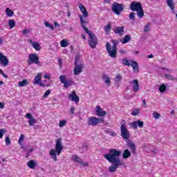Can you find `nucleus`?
<instances>
[{"label":"nucleus","instance_id":"f257e3e1","mask_svg":"<svg viewBox=\"0 0 177 177\" xmlns=\"http://www.w3.org/2000/svg\"><path fill=\"white\" fill-rule=\"evenodd\" d=\"M121 154H122V151H121V150L111 149L108 153L104 155V158H106L109 162L112 164L109 167V171L111 174L115 172L118 167L124 165V162H122L120 158V157H121Z\"/></svg>","mask_w":177,"mask_h":177},{"label":"nucleus","instance_id":"f03ea898","mask_svg":"<svg viewBox=\"0 0 177 177\" xmlns=\"http://www.w3.org/2000/svg\"><path fill=\"white\" fill-rule=\"evenodd\" d=\"M63 151V145H62V138H58L56 140L55 149H51L49 152L51 156L52 160L57 161V156H60V153ZM57 153V155H56Z\"/></svg>","mask_w":177,"mask_h":177},{"label":"nucleus","instance_id":"7ed1b4c3","mask_svg":"<svg viewBox=\"0 0 177 177\" xmlns=\"http://www.w3.org/2000/svg\"><path fill=\"white\" fill-rule=\"evenodd\" d=\"M113 44V46L111 48V44H110L109 42H106V49L110 56L112 59H115L117 57V42L115 41L112 40L111 41Z\"/></svg>","mask_w":177,"mask_h":177},{"label":"nucleus","instance_id":"20e7f679","mask_svg":"<svg viewBox=\"0 0 177 177\" xmlns=\"http://www.w3.org/2000/svg\"><path fill=\"white\" fill-rule=\"evenodd\" d=\"M104 119L100 118H96L95 116H92L88 118L87 124L88 125H91V127H96L98 124H104Z\"/></svg>","mask_w":177,"mask_h":177},{"label":"nucleus","instance_id":"39448f33","mask_svg":"<svg viewBox=\"0 0 177 177\" xmlns=\"http://www.w3.org/2000/svg\"><path fill=\"white\" fill-rule=\"evenodd\" d=\"M112 12H113L115 15H117V16H120L121 12H124V6L122 4L115 1L112 5Z\"/></svg>","mask_w":177,"mask_h":177},{"label":"nucleus","instance_id":"423d86ee","mask_svg":"<svg viewBox=\"0 0 177 177\" xmlns=\"http://www.w3.org/2000/svg\"><path fill=\"white\" fill-rule=\"evenodd\" d=\"M59 80L61 84H64L65 89H67L68 86H71V85L74 84V81H73V80L71 79L67 80L66 78V75H62L59 76Z\"/></svg>","mask_w":177,"mask_h":177},{"label":"nucleus","instance_id":"0eeeda50","mask_svg":"<svg viewBox=\"0 0 177 177\" xmlns=\"http://www.w3.org/2000/svg\"><path fill=\"white\" fill-rule=\"evenodd\" d=\"M120 135L124 140H128L131 135L129 134V131L127 129V126L124 124H122L120 127Z\"/></svg>","mask_w":177,"mask_h":177},{"label":"nucleus","instance_id":"6e6552de","mask_svg":"<svg viewBox=\"0 0 177 177\" xmlns=\"http://www.w3.org/2000/svg\"><path fill=\"white\" fill-rule=\"evenodd\" d=\"M28 63V64H38V66H41V62H39V57H38L37 54H30L29 55Z\"/></svg>","mask_w":177,"mask_h":177},{"label":"nucleus","instance_id":"1a4fd4ad","mask_svg":"<svg viewBox=\"0 0 177 177\" xmlns=\"http://www.w3.org/2000/svg\"><path fill=\"white\" fill-rule=\"evenodd\" d=\"M142 8V3L138 1H133L130 4V9L132 10V12H137L138 10H140Z\"/></svg>","mask_w":177,"mask_h":177},{"label":"nucleus","instance_id":"9d476101","mask_svg":"<svg viewBox=\"0 0 177 177\" xmlns=\"http://www.w3.org/2000/svg\"><path fill=\"white\" fill-rule=\"evenodd\" d=\"M129 127L131 128H133V129H138V127L140 128H143V125H145V123L143 121L138 120L137 121H133L129 124Z\"/></svg>","mask_w":177,"mask_h":177},{"label":"nucleus","instance_id":"9b49d317","mask_svg":"<svg viewBox=\"0 0 177 177\" xmlns=\"http://www.w3.org/2000/svg\"><path fill=\"white\" fill-rule=\"evenodd\" d=\"M97 37H96V35L94 36H91L90 39L88 41V44L89 46L91 47L92 49H95L96 48V45H97Z\"/></svg>","mask_w":177,"mask_h":177},{"label":"nucleus","instance_id":"f8f14e48","mask_svg":"<svg viewBox=\"0 0 177 177\" xmlns=\"http://www.w3.org/2000/svg\"><path fill=\"white\" fill-rule=\"evenodd\" d=\"M34 84H37V85H40V86H42V88H45L46 86H50V84H44L42 82H41V73H38L35 77Z\"/></svg>","mask_w":177,"mask_h":177},{"label":"nucleus","instance_id":"ddd939ff","mask_svg":"<svg viewBox=\"0 0 177 177\" xmlns=\"http://www.w3.org/2000/svg\"><path fill=\"white\" fill-rule=\"evenodd\" d=\"M127 147L129 149H131L132 154H136V145L135 142L131 141V140H128L127 141Z\"/></svg>","mask_w":177,"mask_h":177},{"label":"nucleus","instance_id":"4468645a","mask_svg":"<svg viewBox=\"0 0 177 177\" xmlns=\"http://www.w3.org/2000/svg\"><path fill=\"white\" fill-rule=\"evenodd\" d=\"M75 68H74V74L75 75H78V74H81V73L82 72V68H84V64H76V65H75Z\"/></svg>","mask_w":177,"mask_h":177},{"label":"nucleus","instance_id":"2eb2a0df","mask_svg":"<svg viewBox=\"0 0 177 177\" xmlns=\"http://www.w3.org/2000/svg\"><path fill=\"white\" fill-rule=\"evenodd\" d=\"M95 114L98 117H104V115H107V112L103 111V109H102L100 106H97Z\"/></svg>","mask_w":177,"mask_h":177},{"label":"nucleus","instance_id":"dca6fc26","mask_svg":"<svg viewBox=\"0 0 177 177\" xmlns=\"http://www.w3.org/2000/svg\"><path fill=\"white\" fill-rule=\"evenodd\" d=\"M131 85H132L133 91L134 92H138L139 89H140V86H139V81L138 80H134L130 82Z\"/></svg>","mask_w":177,"mask_h":177},{"label":"nucleus","instance_id":"f3484780","mask_svg":"<svg viewBox=\"0 0 177 177\" xmlns=\"http://www.w3.org/2000/svg\"><path fill=\"white\" fill-rule=\"evenodd\" d=\"M0 63L2 66H4V67L9 64V59H8V57L3 55L2 53H0Z\"/></svg>","mask_w":177,"mask_h":177},{"label":"nucleus","instance_id":"a211bd4d","mask_svg":"<svg viewBox=\"0 0 177 177\" xmlns=\"http://www.w3.org/2000/svg\"><path fill=\"white\" fill-rule=\"evenodd\" d=\"M69 99L72 100V102H75V103H79L80 97L77 95L75 91H73L68 96Z\"/></svg>","mask_w":177,"mask_h":177},{"label":"nucleus","instance_id":"6ab92c4d","mask_svg":"<svg viewBox=\"0 0 177 177\" xmlns=\"http://www.w3.org/2000/svg\"><path fill=\"white\" fill-rule=\"evenodd\" d=\"M78 6H79L84 17H88V16H89V13H88V11L86 10V8H85V6H84V5H82V3H78Z\"/></svg>","mask_w":177,"mask_h":177},{"label":"nucleus","instance_id":"aec40b11","mask_svg":"<svg viewBox=\"0 0 177 177\" xmlns=\"http://www.w3.org/2000/svg\"><path fill=\"white\" fill-rule=\"evenodd\" d=\"M167 6L170 8L172 12L175 14V3H174V0H167Z\"/></svg>","mask_w":177,"mask_h":177},{"label":"nucleus","instance_id":"412c9836","mask_svg":"<svg viewBox=\"0 0 177 177\" xmlns=\"http://www.w3.org/2000/svg\"><path fill=\"white\" fill-rule=\"evenodd\" d=\"M124 26H120V27H116L113 30V32L115 34H119V35H124Z\"/></svg>","mask_w":177,"mask_h":177},{"label":"nucleus","instance_id":"4be33fe9","mask_svg":"<svg viewBox=\"0 0 177 177\" xmlns=\"http://www.w3.org/2000/svg\"><path fill=\"white\" fill-rule=\"evenodd\" d=\"M130 63H131V66L133 68V70L138 73V71H139V64H138V62H135L134 60H131Z\"/></svg>","mask_w":177,"mask_h":177},{"label":"nucleus","instance_id":"5701e85b","mask_svg":"<svg viewBox=\"0 0 177 177\" xmlns=\"http://www.w3.org/2000/svg\"><path fill=\"white\" fill-rule=\"evenodd\" d=\"M29 42L32 45V46H33L35 50H41V46L39 45V44L35 41H32V40H29Z\"/></svg>","mask_w":177,"mask_h":177},{"label":"nucleus","instance_id":"b1692460","mask_svg":"<svg viewBox=\"0 0 177 177\" xmlns=\"http://www.w3.org/2000/svg\"><path fill=\"white\" fill-rule=\"evenodd\" d=\"M27 165L30 169H35V167H37V163L33 160H31L28 162Z\"/></svg>","mask_w":177,"mask_h":177},{"label":"nucleus","instance_id":"393cba45","mask_svg":"<svg viewBox=\"0 0 177 177\" xmlns=\"http://www.w3.org/2000/svg\"><path fill=\"white\" fill-rule=\"evenodd\" d=\"M122 156L124 159L129 158L131 157V151H129V149H124Z\"/></svg>","mask_w":177,"mask_h":177},{"label":"nucleus","instance_id":"a878e982","mask_svg":"<svg viewBox=\"0 0 177 177\" xmlns=\"http://www.w3.org/2000/svg\"><path fill=\"white\" fill-rule=\"evenodd\" d=\"M102 80H104L105 84H106V85H110V84H111V80H110V77H109V75H104L102 76Z\"/></svg>","mask_w":177,"mask_h":177},{"label":"nucleus","instance_id":"bb28decb","mask_svg":"<svg viewBox=\"0 0 177 177\" xmlns=\"http://www.w3.org/2000/svg\"><path fill=\"white\" fill-rule=\"evenodd\" d=\"M6 15L8 16V17H12L13 15H15V12L13 10H10L9 8L6 9Z\"/></svg>","mask_w":177,"mask_h":177},{"label":"nucleus","instance_id":"cd10ccee","mask_svg":"<svg viewBox=\"0 0 177 177\" xmlns=\"http://www.w3.org/2000/svg\"><path fill=\"white\" fill-rule=\"evenodd\" d=\"M137 15L139 17V19L143 18V16H145V12L143 11V8L140 9L139 10L136 11Z\"/></svg>","mask_w":177,"mask_h":177},{"label":"nucleus","instance_id":"c85d7f7f","mask_svg":"<svg viewBox=\"0 0 177 177\" xmlns=\"http://www.w3.org/2000/svg\"><path fill=\"white\" fill-rule=\"evenodd\" d=\"M19 86H27L28 85V80H24L18 82Z\"/></svg>","mask_w":177,"mask_h":177},{"label":"nucleus","instance_id":"c756f323","mask_svg":"<svg viewBox=\"0 0 177 177\" xmlns=\"http://www.w3.org/2000/svg\"><path fill=\"white\" fill-rule=\"evenodd\" d=\"M83 30H84V31L86 32V34H88V35H89L90 38L91 37H93L96 35L92 33V32H90L89 29H88V28H86V26H83L82 27Z\"/></svg>","mask_w":177,"mask_h":177},{"label":"nucleus","instance_id":"7c9ffc66","mask_svg":"<svg viewBox=\"0 0 177 177\" xmlns=\"http://www.w3.org/2000/svg\"><path fill=\"white\" fill-rule=\"evenodd\" d=\"M83 30H84V31L86 32V34H88V35H89L90 38L91 37H93L96 35L92 33V32H90L89 29H88V28H86V26H83L82 27Z\"/></svg>","mask_w":177,"mask_h":177},{"label":"nucleus","instance_id":"2f4dec72","mask_svg":"<svg viewBox=\"0 0 177 177\" xmlns=\"http://www.w3.org/2000/svg\"><path fill=\"white\" fill-rule=\"evenodd\" d=\"M131 41V35H127L123 38L122 44H128Z\"/></svg>","mask_w":177,"mask_h":177},{"label":"nucleus","instance_id":"473e14b6","mask_svg":"<svg viewBox=\"0 0 177 177\" xmlns=\"http://www.w3.org/2000/svg\"><path fill=\"white\" fill-rule=\"evenodd\" d=\"M8 25L10 26V28H14L15 26H16V21L13 19H10L8 21Z\"/></svg>","mask_w":177,"mask_h":177},{"label":"nucleus","instance_id":"72a5a7b5","mask_svg":"<svg viewBox=\"0 0 177 177\" xmlns=\"http://www.w3.org/2000/svg\"><path fill=\"white\" fill-rule=\"evenodd\" d=\"M79 17L80 19V24L82 27H85V24H88V21H84V19L82 18V16L81 15H79Z\"/></svg>","mask_w":177,"mask_h":177},{"label":"nucleus","instance_id":"f704fd0d","mask_svg":"<svg viewBox=\"0 0 177 177\" xmlns=\"http://www.w3.org/2000/svg\"><path fill=\"white\" fill-rule=\"evenodd\" d=\"M60 45H61L62 48H66V47L68 46V42L66 41V39H63L61 41Z\"/></svg>","mask_w":177,"mask_h":177},{"label":"nucleus","instance_id":"c9c22d12","mask_svg":"<svg viewBox=\"0 0 177 177\" xmlns=\"http://www.w3.org/2000/svg\"><path fill=\"white\" fill-rule=\"evenodd\" d=\"M104 30L105 32H109L110 30H111V24H108L104 27Z\"/></svg>","mask_w":177,"mask_h":177},{"label":"nucleus","instance_id":"e433bc0d","mask_svg":"<svg viewBox=\"0 0 177 177\" xmlns=\"http://www.w3.org/2000/svg\"><path fill=\"white\" fill-rule=\"evenodd\" d=\"M28 123L30 127H34V124L37 123V120H35L34 118H32L31 119H29Z\"/></svg>","mask_w":177,"mask_h":177},{"label":"nucleus","instance_id":"4c0bfd02","mask_svg":"<svg viewBox=\"0 0 177 177\" xmlns=\"http://www.w3.org/2000/svg\"><path fill=\"white\" fill-rule=\"evenodd\" d=\"M44 25L46 26V27H48V28H50V30H55V27L53 26V25L49 24V22H48L47 21H44Z\"/></svg>","mask_w":177,"mask_h":177},{"label":"nucleus","instance_id":"58836bf2","mask_svg":"<svg viewBox=\"0 0 177 177\" xmlns=\"http://www.w3.org/2000/svg\"><path fill=\"white\" fill-rule=\"evenodd\" d=\"M122 80V76L121 75H116L114 79L115 82H120Z\"/></svg>","mask_w":177,"mask_h":177},{"label":"nucleus","instance_id":"ea45409f","mask_svg":"<svg viewBox=\"0 0 177 177\" xmlns=\"http://www.w3.org/2000/svg\"><path fill=\"white\" fill-rule=\"evenodd\" d=\"M159 91H160V92H161V93H163V92L167 91V86H165V84H162L159 87Z\"/></svg>","mask_w":177,"mask_h":177},{"label":"nucleus","instance_id":"a19ab883","mask_svg":"<svg viewBox=\"0 0 177 177\" xmlns=\"http://www.w3.org/2000/svg\"><path fill=\"white\" fill-rule=\"evenodd\" d=\"M73 161H75V162L80 163L82 159H81V158H80V157H78L77 156H74L73 157Z\"/></svg>","mask_w":177,"mask_h":177},{"label":"nucleus","instance_id":"79ce46f5","mask_svg":"<svg viewBox=\"0 0 177 177\" xmlns=\"http://www.w3.org/2000/svg\"><path fill=\"white\" fill-rule=\"evenodd\" d=\"M153 116L155 118V120H158V118L161 117V115H160V113H158L157 111H154L153 113Z\"/></svg>","mask_w":177,"mask_h":177},{"label":"nucleus","instance_id":"37998d69","mask_svg":"<svg viewBox=\"0 0 177 177\" xmlns=\"http://www.w3.org/2000/svg\"><path fill=\"white\" fill-rule=\"evenodd\" d=\"M7 131L5 129H0V139L3 138V133H6Z\"/></svg>","mask_w":177,"mask_h":177},{"label":"nucleus","instance_id":"c03bdc74","mask_svg":"<svg viewBox=\"0 0 177 177\" xmlns=\"http://www.w3.org/2000/svg\"><path fill=\"white\" fill-rule=\"evenodd\" d=\"M122 64L124 65V66H131V64H129V61L127 59V58H124L122 59Z\"/></svg>","mask_w":177,"mask_h":177},{"label":"nucleus","instance_id":"a18cd8bd","mask_svg":"<svg viewBox=\"0 0 177 177\" xmlns=\"http://www.w3.org/2000/svg\"><path fill=\"white\" fill-rule=\"evenodd\" d=\"M66 124H67V121L66 120H61L59 123V127L60 128H63V127L66 126Z\"/></svg>","mask_w":177,"mask_h":177},{"label":"nucleus","instance_id":"49530a36","mask_svg":"<svg viewBox=\"0 0 177 177\" xmlns=\"http://www.w3.org/2000/svg\"><path fill=\"white\" fill-rule=\"evenodd\" d=\"M5 142L6 146H10V145L12 143V141L10 140V138H9V136L6 138Z\"/></svg>","mask_w":177,"mask_h":177},{"label":"nucleus","instance_id":"de8ad7c7","mask_svg":"<svg viewBox=\"0 0 177 177\" xmlns=\"http://www.w3.org/2000/svg\"><path fill=\"white\" fill-rule=\"evenodd\" d=\"M165 76L167 80H170L171 81H174L175 80V77H174V76L171 75L170 74H165Z\"/></svg>","mask_w":177,"mask_h":177},{"label":"nucleus","instance_id":"09e8293b","mask_svg":"<svg viewBox=\"0 0 177 177\" xmlns=\"http://www.w3.org/2000/svg\"><path fill=\"white\" fill-rule=\"evenodd\" d=\"M24 141V134H21L18 141L19 145H21V142Z\"/></svg>","mask_w":177,"mask_h":177},{"label":"nucleus","instance_id":"8fccbe9b","mask_svg":"<svg viewBox=\"0 0 177 177\" xmlns=\"http://www.w3.org/2000/svg\"><path fill=\"white\" fill-rule=\"evenodd\" d=\"M135 15H136L135 12L130 13V15H129L130 20H133V21H135V20H136Z\"/></svg>","mask_w":177,"mask_h":177},{"label":"nucleus","instance_id":"3c124183","mask_svg":"<svg viewBox=\"0 0 177 177\" xmlns=\"http://www.w3.org/2000/svg\"><path fill=\"white\" fill-rule=\"evenodd\" d=\"M139 113H140V110L135 109L134 111H133L131 112V115H138V114H139Z\"/></svg>","mask_w":177,"mask_h":177},{"label":"nucleus","instance_id":"603ef678","mask_svg":"<svg viewBox=\"0 0 177 177\" xmlns=\"http://www.w3.org/2000/svg\"><path fill=\"white\" fill-rule=\"evenodd\" d=\"M48 95H50V90H47L45 93L44 95L42 96V97L44 99H45V97H48Z\"/></svg>","mask_w":177,"mask_h":177},{"label":"nucleus","instance_id":"864d4df0","mask_svg":"<svg viewBox=\"0 0 177 177\" xmlns=\"http://www.w3.org/2000/svg\"><path fill=\"white\" fill-rule=\"evenodd\" d=\"M79 164H80L83 167H88V165H89V164L87 162H84L82 160L80 161V162H79Z\"/></svg>","mask_w":177,"mask_h":177},{"label":"nucleus","instance_id":"5fc2aeb1","mask_svg":"<svg viewBox=\"0 0 177 177\" xmlns=\"http://www.w3.org/2000/svg\"><path fill=\"white\" fill-rule=\"evenodd\" d=\"M78 60H80V56L76 55V57L75 58V63H74L75 65L78 64Z\"/></svg>","mask_w":177,"mask_h":177},{"label":"nucleus","instance_id":"6e6d98bb","mask_svg":"<svg viewBox=\"0 0 177 177\" xmlns=\"http://www.w3.org/2000/svg\"><path fill=\"white\" fill-rule=\"evenodd\" d=\"M124 97H125L126 99L129 100V99H132V97H133V95L126 94V95H124Z\"/></svg>","mask_w":177,"mask_h":177},{"label":"nucleus","instance_id":"4d7b16f0","mask_svg":"<svg viewBox=\"0 0 177 177\" xmlns=\"http://www.w3.org/2000/svg\"><path fill=\"white\" fill-rule=\"evenodd\" d=\"M29 32H30V30L27 29H24L22 30V33L24 34V35H27V34H28Z\"/></svg>","mask_w":177,"mask_h":177},{"label":"nucleus","instance_id":"13d9d810","mask_svg":"<svg viewBox=\"0 0 177 177\" xmlns=\"http://www.w3.org/2000/svg\"><path fill=\"white\" fill-rule=\"evenodd\" d=\"M26 118H29V120H31V118H34L32 117V115H31V113H26Z\"/></svg>","mask_w":177,"mask_h":177},{"label":"nucleus","instance_id":"bf43d9fd","mask_svg":"<svg viewBox=\"0 0 177 177\" xmlns=\"http://www.w3.org/2000/svg\"><path fill=\"white\" fill-rule=\"evenodd\" d=\"M144 32H149V24L145 26Z\"/></svg>","mask_w":177,"mask_h":177},{"label":"nucleus","instance_id":"052dcab7","mask_svg":"<svg viewBox=\"0 0 177 177\" xmlns=\"http://www.w3.org/2000/svg\"><path fill=\"white\" fill-rule=\"evenodd\" d=\"M75 110V108L74 106H72L70 109V113L71 114V115H73V114H74V111Z\"/></svg>","mask_w":177,"mask_h":177},{"label":"nucleus","instance_id":"680f3d73","mask_svg":"<svg viewBox=\"0 0 177 177\" xmlns=\"http://www.w3.org/2000/svg\"><path fill=\"white\" fill-rule=\"evenodd\" d=\"M109 135H110L111 136H116L117 133H115V132L114 131H109Z\"/></svg>","mask_w":177,"mask_h":177},{"label":"nucleus","instance_id":"e2e57ef3","mask_svg":"<svg viewBox=\"0 0 177 177\" xmlns=\"http://www.w3.org/2000/svg\"><path fill=\"white\" fill-rule=\"evenodd\" d=\"M57 62L59 63V66L62 67V66L63 64V62H62V59L61 58H58L57 59Z\"/></svg>","mask_w":177,"mask_h":177},{"label":"nucleus","instance_id":"0e129e2a","mask_svg":"<svg viewBox=\"0 0 177 177\" xmlns=\"http://www.w3.org/2000/svg\"><path fill=\"white\" fill-rule=\"evenodd\" d=\"M82 149L84 150V151H87L88 150V145H84Z\"/></svg>","mask_w":177,"mask_h":177},{"label":"nucleus","instance_id":"69168bd1","mask_svg":"<svg viewBox=\"0 0 177 177\" xmlns=\"http://www.w3.org/2000/svg\"><path fill=\"white\" fill-rule=\"evenodd\" d=\"M119 52L120 53H121V55H125V53H127V52L124 50V49L120 50Z\"/></svg>","mask_w":177,"mask_h":177},{"label":"nucleus","instance_id":"338daca9","mask_svg":"<svg viewBox=\"0 0 177 177\" xmlns=\"http://www.w3.org/2000/svg\"><path fill=\"white\" fill-rule=\"evenodd\" d=\"M0 109H5V104L0 102Z\"/></svg>","mask_w":177,"mask_h":177},{"label":"nucleus","instance_id":"774afa93","mask_svg":"<svg viewBox=\"0 0 177 177\" xmlns=\"http://www.w3.org/2000/svg\"><path fill=\"white\" fill-rule=\"evenodd\" d=\"M54 26L55 27H60V24H59V23H57V21L54 22Z\"/></svg>","mask_w":177,"mask_h":177}]
</instances>
